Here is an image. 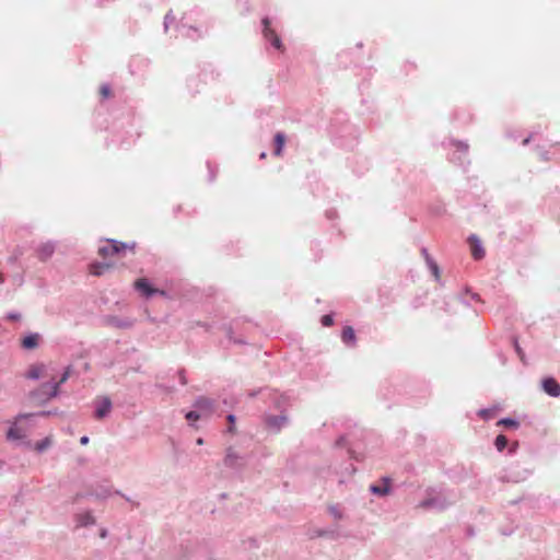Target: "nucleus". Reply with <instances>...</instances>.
I'll list each match as a JSON object with an SVG mask.
<instances>
[{"label":"nucleus","instance_id":"f03ea898","mask_svg":"<svg viewBox=\"0 0 560 560\" xmlns=\"http://www.w3.org/2000/svg\"><path fill=\"white\" fill-rule=\"evenodd\" d=\"M136 248V243H125L118 242L116 240H107L105 245L98 247V254L103 257L113 256L116 254H120L125 250L133 252Z\"/></svg>","mask_w":560,"mask_h":560},{"label":"nucleus","instance_id":"2f4dec72","mask_svg":"<svg viewBox=\"0 0 560 560\" xmlns=\"http://www.w3.org/2000/svg\"><path fill=\"white\" fill-rule=\"evenodd\" d=\"M101 94H102V96H103V97H108V96H109V94H110V88H109V85H106V84H105V85H103V86L101 88Z\"/></svg>","mask_w":560,"mask_h":560},{"label":"nucleus","instance_id":"72a5a7b5","mask_svg":"<svg viewBox=\"0 0 560 560\" xmlns=\"http://www.w3.org/2000/svg\"><path fill=\"white\" fill-rule=\"evenodd\" d=\"M7 317L9 319H11V320H18V319L21 318V314H19V313H9Z\"/></svg>","mask_w":560,"mask_h":560},{"label":"nucleus","instance_id":"9d476101","mask_svg":"<svg viewBox=\"0 0 560 560\" xmlns=\"http://www.w3.org/2000/svg\"><path fill=\"white\" fill-rule=\"evenodd\" d=\"M112 410V401L108 397H103L95 402V418L102 419L109 415Z\"/></svg>","mask_w":560,"mask_h":560},{"label":"nucleus","instance_id":"a878e982","mask_svg":"<svg viewBox=\"0 0 560 560\" xmlns=\"http://www.w3.org/2000/svg\"><path fill=\"white\" fill-rule=\"evenodd\" d=\"M498 424H502V425H505V427H510V428H514V429H517L520 427V422L515 419H512V418H502Z\"/></svg>","mask_w":560,"mask_h":560},{"label":"nucleus","instance_id":"f704fd0d","mask_svg":"<svg viewBox=\"0 0 560 560\" xmlns=\"http://www.w3.org/2000/svg\"><path fill=\"white\" fill-rule=\"evenodd\" d=\"M424 505H427V506H438L435 500H428V501L424 502Z\"/></svg>","mask_w":560,"mask_h":560},{"label":"nucleus","instance_id":"6ab92c4d","mask_svg":"<svg viewBox=\"0 0 560 560\" xmlns=\"http://www.w3.org/2000/svg\"><path fill=\"white\" fill-rule=\"evenodd\" d=\"M194 406L198 409V411L206 413L212 410L213 401L207 397H199Z\"/></svg>","mask_w":560,"mask_h":560},{"label":"nucleus","instance_id":"e433bc0d","mask_svg":"<svg viewBox=\"0 0 560 560\" xmlns=\"http://www.w3.org/2000/svg\"><path fill=\"white\" fill-rule=\"evenodd\" d=\"M100 536H101V538H106L107 537V529H105V528L101 529Z\"/></svg>","mask_w":560,"mask_h":560},{"label":"nucleus","instance_id":"c85d7f7f","mask_svg":"<svg viewBox=\"0 0 560 560\" xmlns=\"http://www.w3.org/2000/svg\"><path fill=\"white\" fill-rule=\"evenodd\" d=\"M185 417L189 422H194L201 417V413L197 410H191L187 412Z\"/></svg>","mask_w":560,"mask_h":560},{"label":"nucleus","instance_id":"7ed1b4c3","mask_svg":"<svg viewBox=\"0 0 560 560\" xmlns=\"http://www.w3.org/2000/svg\"><path fill=\"white\" fill-rule=\"evenodd\" d=\"M245 458L233 447H229L225 452L223 464L226 468L240 471L245 466Z\"/></svg>","mask_w":560,"mask_h":560},{"label":"nucleus","instance_id":"b1692460","mask_svg":"<svg viewBox=\"0 0 560 560\" xmlns=\"http://www.w3.org/2000/svg\"><path fill=\"white\" fill-rule=\"evenodd\" d=\"M508 439L503 434L498 435L494 440V446L498 452H502L508 446Z\"/></svg>","mask_w":560,"mask_h":560},{"label":"nucleus","instance_id":"39448f33","mask_svg":"<svg viewBox=\"0 0 560 560\" xmlns=\"http://www.w3.org/2000/svg\"><path fill=\"white\" fill-rule=\"evenodd\" d=\"M27 431L23 427L19 425L18 422L12 423L7 432V439L11 442L19 444L31 445V442L26 440Z\"/></svg>","mask_w":560,"mask_h":560},{"label":"nucleus","instance_id":"4c0bfd02","mask_svg":"<svg viewBox=\"0 0 560 560\" xmlns=\"http://www.w3.org/2000/svg\"><path fill=\"white\" fill-rule=\"evenodd\" d=\"M421 252H422V255H423L425 260H427V257H431L430 254L428 253L427 248H422Z\"/></svg>","mask_w":560,"mask_h":560},{"label":"nucleus","instance_id":"412c9836","mask_svg":"<svg viewBox=\"0 0 560 560\" xmlns=\"http://www.w3.org/2000/svg\"><path fill=\"white\" fill-rule=\"evenodd\" d=\"M52 444V439L51 436H46L45 439H43L42 441L37 442L35 444V450L38 452V453H43L45 452L48 447H50Z\"/></svg>","mask_w":560,"mask_h":560},{"label":"nucleus","instance_id":"c03bdc74","mask_svg":"<svg viewBox=\"0 0 560 560\" xmlns=\"http://www.w3.org/2000/svg\"><path fill=\"white\" fill-rule=\"evenodd\" d=\"M523 478H524V477H522V478H520V477H514V478H511V480H512V481H514V482H517V481L522 480Z\"/></svg>","mask_w":560,"mask_h":560},{"label":"nucleus","instance_id":"aec40b11","mask_svg":"<svg viewBox=\"0 0 560 560\" xmlns=\"http://www.w3.org/2000/svg\"><path fill=\"white\" fill-rule=\"evenodd\" d=\"M285 143V136L282 132H278L275 136V150L273 154L276 156H280L282 154L283 148Z\"/></svg>","mask_w":560,"mask_h":560},{"label":"nucleus","instance_id":"79ce46f5","mask_svg":"<svg viewBox=\"0 0 560 560\" xmlns=\"http://www.w3.org/2000/svg\"><path fill=\"white\" fill-rule=\"evenodd\" d=\"M228 420H229V422L233 423L235 421V416L234 415H229L228 416Z\"/></svg>","mask_w":560,"mask_h":560},{"label":"nucleus","instance_id":"9b49d317","mask_svg":"<svg viewBox=\"0 0 560 560\" xmlns=\"http://www.w3.org/2000/svg\"><path fill=\"white\" fill-rule=\"evenodd\" d=\"M288 417L284 415L268 416L266 418V423L268 428L273 432H279L284 425L288 424Z\"/></svg>","mask_w":560,"mask_h":560},{"label":"nucleus","instance_id":"c756f323","mask_svg":"<svg viewBox=\"0 0 560 560\" xmlns=\"http://www.w3.org/2000/svg\"><path fill=\"white\" fill-rule=\"evenodd\" d=\"M320 322H322L323 326H326V327L332 325V323H334L332 315H330V314L324 315L322 317Z\"/></svg>","mask_w":560,"mask_h":560},{"label":"nucleus","instance_id":"bb28decb","mask_svg":"<svg viewBox=\"0 0 560 560\" xmlns=\"http://www.w3.org/2000/svg\"><path fill=\"white\" fill-rule=\"evenodd\" d=\"M107 268H108L107 265H102V264L93 265L92 269H91V272L94 276H101L104 272V270L107 269Z\"/></svg>","mask_w":560,"mask_h":560},{"label":"nucleus","instance_id":"cd10ccee","mask_svg":"<svg viewBox=\"0 0 560 560\" xmlns=\"http://www.w3.org/2000/svg\"><path fill=\"white\" fill-rule=\"evenodd\" d=\"M175 18L172 13V11H170L168 13H166V15L164 16V31L167 32L170 25L174 22Z\"/></svg>","mask_w":560,"mask_h":560},{"label":"nucleus","instance_id":"393cba45","mask_svg":"<svg viewBox=\"0 0 560 560\" xmlns=\"http://www.w3.org/2000/svg\"><path fill=\"white\" fill-rule=\"evenodd\" d=\"M477 415L482 418L483 420H490L494 416V409L493 408H483L479 409Z\"/></svg>","mask_w":560,"mask_h":560},{"label":"nucleus","instance_id":"de8ad7c7","mask_svg":"<svg viewBox=\"0 0 560 560\" xmlns=\"http://www.w3.org/2000/svg\"><path fill=\"white\" fill-rule=\"evenodd\" d=\"M342 441H343V438H340V440L337 443L341 444Z\"/></svg>","mask_w":560,"mask_h":560},{"label":"nucleus","instance_id":"a19ab883","mask_svg":"<svg viewBox=\"0 0 560 560\" xmlns=\"http://www.w3.org/2000/svg\"><path fill=\"white\" fill-rule=\"evenodd\" d=\"M530 139H532V136H528L527 138H525V139L523 140V142H522V143H523V145H527V144L530 142Z\"/></svg>","mask_w":560,"mask_h":560},{"label":"nucleus","instance_id":"a18cd8bd","mask_svg":"<svg viewBox=\"0 0 560 560\" xmlns=\"http://www.w3.org/2000/svg\"><path fill=\"white\" fill-rule=\"evenodd\" d=\"M472 299L479 300V296L477 294H472Z\"/></svg>","mask_w":560,"mask_h":560},{"label":"nucleus","instance_id":"58836bf2","mask_svg":"<svg viewBox=\"0 0 560 560\" xmlns=\"http://www.w3.org/2000/svg\"><path fill=\"white\" fill-rule=\"evenodd\" d=\"M32 415H26V413H22V415H19L16 420H22V419H26L28 417H31Z\"/></svg>","mask_w":560,"mask_h":560},{"label":"nucleus","instance_id":"a211bd4d","mask_svg":"<svg viewBox=\"0 0 560 560\" xmlns=\"http://www.w3.org/2000/svg\"><path fill=\"white\" fill-rule=\"evenodd\" d=\"M177 30L182 36L189 37L192 39L201 36V32L194 26L180 25L177 27Z\"/></svg>","mask_w":560,"mask_h":560},{"label":"nucleus","instance_id":"f257e3e1","mask_svg":"<svg viewBox=\"0 0 560 560\" xmlns=\"http://www.w3.org/2000/svg\"><path fill=\"white\" fill-rule=\"evenodd\" d=\"M71 374V368L68 366L61 375V378L58 383H44L37 392H34L32 395L34 398L40 399L43 401H47L59 394L60 384L68 381Z\"/></svg>","mask_w":560,"mask_h":560},{"label":"nucleus","instance_id":"6e6552de","mask_svg":"<svg viewBox=\"0 0 560 560\" xmlns=\"http://www.w3.org/2000/svg\"><path fill=\"white\" fill-rule=\"evenodd\" d=\"M56 250V243L52 241H47L40 243L36 248V255L39 260L46 261L48 260Z\"/></svg>","mask_w":560,"mask_h":560},{"label":"nucleus","instance_id":"dca6fc26","mask_svg":"<svg viewBox=\"0 0 560 560\" xmlns=\"http://www.w3.org/2000/svg\"><path fill=\"white\" fill-rule=\"evenodd\" d=\"M39 334L30 332L22 340V347L27 350L36 349L39 345Z\"/></svg>","mask_w":560,"mask_h":560},{"label":"nucleus","instance_id":"c9c22d12","mask_svg":"<svg viewBox=\"0 0 560 560\" xmlns=\"http://www.w3.org/2000/svg\"><path fill=\"white\" fill-rule=\"evenodd\" d=\"M80 443H81L82 445H86V444L89 443V438H88L86 435L82 436V438L80 439Z\"/></svg>","mask_w":560,"mask_h":560},{"label":"nucleus","instance_id":"2eb2a0df","mask_svg":"<svg viewBox=\"0 0 560 560\" xmlns=\"http://www.w3.org/2000/svg\"><path fill=\"white\" fill-rule=\"evenodd\" d=\"M370 491L378 497H385L390 493V478L389 477H383L382 478V485H371Z\"/></svg>","mask_w":560,"mask_h":560},{"label":"nucleus","instance_id":"49530a36","mask_svg":"<svg viewBox=\"0 0 560 560\" xmlns=\"http://www.w3.org/2000/svg\"><path fill=\"white\" fill-rule=\"evenodd\" d=\"M265 156H266V153H265V152H262V153L260 154V158H261V159H264Z\"/></svg>","mask_w":560,"mask_h":560},{"label":"nucleus","instance_id":"473e14b6","mask_svg":"<svg viewBox=\"0 0 560 560\" xmlns=\"http://www.w3.org/2000/svg\"><path fill=\"white\" fill-rule=\"evenodd\" d=\"M517 447H518V443H517V442H514L513 444H511V445L509 446L508 453H509L510 455H513V454L516 452Z\"/></svg>","mask_w":560,"mask_h":560},{"label":"nucleus","instance_id":"f8f14e48","mask_svg":"<svg viewBox=\"0 0 560 560\" xmlns=\"http://www.w3.org/2000/svg\"><path fill=\"white\" fill-rule=\"evenodd\" d=\"M468 242H469L470 247H471V255H472V257L476 260H479V259L483 258L486 253H485V249H483V246L481 244L480 238L477 235L471 234L468 237Z\"/></svg>","mask_w":560,"mask_h":560},{"label":"nucleus","instance_id":"ea45409f","mask_svg":"<svg viewBox=\"0 0 560 560\" xmlns=\"http://www.w3.org/2000/svg\"><path fill=\"white\" fill-rule=\"evenodd\" d=\"M179 380H180V383H182L183 385H185V384H186V378H185V376H184V374H183L182 372H179Z\"/></svg>","mask_w":560,"mask_h":560},{"label":"nucleus","instance_id":"f3484780","mask_svg":"<svg viewBox=\"0 0 560 560\" xmlns=\"http://www.w3.org/2000/svg\"><path fill=\"white\" fill-rule=\"evenodd\" d=\"M341 340L345 345L353 347L357 342V337L354 329L351 326H347L343 328L341 332Z\"/></svg>","mask_w":560,"mask_h":560},{"label":"nucleus","instance_id":"37998d69","mask_svg":"<svg viewBox=\"0 0 560 560\" xmlns=\"http://www.w3.org/2000/svg\"><path fill=\"white\" fill-rule=\"evenodd\" d=\"M196 443H197L198 445H202V444H203V439H202V438H198V439H197V441H196Z\"/></svg>","mask_w":560,"mask_h":560},{"label":"nucleus","instance_id":"5701e85b","mask_svg":"<svg viewBox=\"0 0 560 560\" xmlns=\"http://www.w3.org/2000/svg\"><path fill=\"white\" fill-rule=\"evenodd\" d=\"M427 265H428L429 269L432 271V273L434 275L435 280L440 281L441 280L440 268H439L438 264L433 260L432 257H427Z\"/></svg>","mask_w":560,"mask_h":560},{"label":"nucleus","instance_id":"7c9ffc66","mask_svg":"<svg viewBox=\"0 0 560 560\" xmlns=\"http://www.w3.org/2000/svg\"><path fill=\"white\" fill-rule=\"evenodd\" d=\"M329 512L336 520H340L342 517V514L337 506H330Z\"/></svg>","mask_w":560,"mask_h":560},{"label":"nucleus","instance_id":"20e7f679","mask_svg":"<svg viewBox=\"0 0 560 560\" xmlns=\"http://www.w3.org/2000/svg\"><path fill=\"white\" fill-rule=\"evenodd\" d=\"M262 26H264L262 34H264L265 39L267 42H269L273 48H276L278 50H282L283 49L282 40L278 36L276 31L271 27V22L268 18L262 19Z\"/></svg>","mask_w":560,"mask_h":560},{"label":"nucleus","instance_id":"423d86ee","mask_svg":"<svg viewBox=\"0 0 560 560\" xmlns=\"http://www.w3.org/2000/svg\"><path fill=\"white\" fill-rule=\"evenodd\" d=\"M448 145L454 148L455 153L457 154L454 155V161H456L459 165L465 164L467 162V154L469 149L468 143L459 140H451Z\"/></svg>","mask_w":560,"mask_h":560},{"label":"nucleus","instance_id":"ddd939ff","mask_svg":"<svg viewBox=\"0 0 560 560\" xmlns=\"http://www.w3.org/2000/svg\"><path fill=\"white\" fill-rule=\"evenodd\" d=\"M541 387L544 392L551 397L560 396V384L553 377L544 378Z\"/></svg>","mask_w":560,"mask_h":560},{"label":"nucleus","instance_id":"4468645a","mask_svg":"<svg viewBox=\"0 0 560 560\" xmlns=\"http://www.w3.org/2000/svg\"><path fill=\"white\" fill-rule=\"evenodd\" d=\"M77 527H89L95 524L96 520L91 511H83L74 515Z\"/></svg>","mask_w":560,"mask_h":560},{"label":"nucleus","instance_id":"1a4fd4ad","mask_svg":"<svg viewBox=\"0 0 560 560\" xmlns=\"http://www.w3.org/2000/svg\"><path fill=\"white\" fill-rule=\"evenodd\" d=\"M105 323L108 326L120 328V329H128L133 326V320L129 317H118L115 315H109L105 317Z\"/></svg>","mask_w":560,"mask_h":560},{"label":"nucleus","instance_id":"4be33fe9","mask_svg":"<svg viewBox=\"0 0 560 560\" xmlns=\"http://www.w3.org/2000/svg\"><path fill=\"white\" fill-rule=\"evenodd\" d=\"M42 372H43V365H33L28 370L26 377L30 380L36 381L40 377Z\"/></svg>","mask_w":560,"mask_h":560},{"label":"nucleus","instance_id":"0eeeda50","mask_svg":"<svg viewBox=\"0 0 560 560\" xmlns=\"http://www.w3.org/2000/svg\"><path fill=\"white\" fill-rule=\"evenodd\" d=\"M135 288L147 299L155 294L166 295L165 291L152 288L149 280L145 278L138 279L135 282Z\"/></svg>","mask_w":560,"mask_h":560}]
</instances>
